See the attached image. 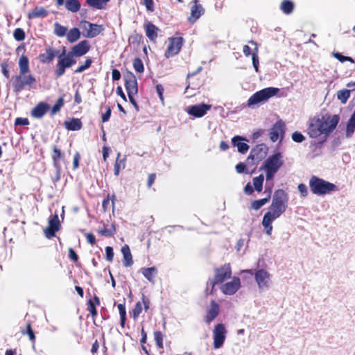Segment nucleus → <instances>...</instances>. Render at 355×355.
Here are the masks:
<instances>
[{"label":"nucleus","instance_id":"nucleus-1","mask_svg":"<svg viewBox=\"0 0 355 355\" xmlns=\"http://www.w3.org/2000/svg\"><path fill=\"white\" fill-rule=\"evenodd\" d=\"M338 115H322L321 117H313L311 119L307 128V133L311 138H317L323 135L324 139L321 141H314L316 147H320L327 140L329 134L336 128L339 122Z\"/></svg>","mask_w":355,"mask_h":355},{"label":"nucleus","instance_id":"nucleus-2","mask_svg":"<svg viewBox=\"0 0 355 355\" xmlns=\"http://www.w3.org/2000/svg\"><path fill=\"white\" fill-rule=\"evenodd\" d=\"M288 196L283 189L277 190L272 198L268 211L265 213L261 224L267 235L270 236L272 231V222L283 214L287 207Z\"/></svg>","mask_w":355,"mask_h":355},{"label":"nucleus","instance_id":"nucleus-3","mask_svg":"<svg viewBox=\"0 0 355 355\" xmlns=\"http://www.w3.org/2000/svg\"><path fill=\"white\" fill-rule=\"evenodd\" d=\"M19 73L13 76L11 78V83L13 92L19 93L26 87L32 88L37 83L35 77L28 73L30 72L29 60L26 55H21L18 61Z\"/></svg>","mask_w":355,"mask_h":355},{"label":"nucleus","instance_id":"nucleus-4","mask_svg":"<svg viewBox=\"0 0 355 355\" xmlns=\"http://www.w3.org/2000/svg\"><path fill=\"white\" fill-rule=\"evenodd\" d=\"M309 187L311 191L317 196H325L338 190L336 184L315 175L311 177L309 180Z\"/></svg>","mask_w":355,"mask_h":355},{"label":"nucleus","instance_id":"nucleus-5","mask_svg":"<svg viewBox=\"0 0 355 355\" xmlns=\"http://www.w3.org/2000/svg\"><path fill=\"white\" fill-rule=\"evenodd\" d=\"M232 275V267L230 263L214 269V277L213 279L207 282V285L211 286L210 294H213L214 286L223 284L225 280L230 279Z\"/></svg>","mask_w":355,"mask_h":355},{"label":"nucleus","instance_id":"nucleus-6","mask_svg":"<svg viewBox=\"0 0 355 355\" xmlns=\"http://www.w3.org/2000/svg\"><path fill=\"white\" fill-rule=\"evenodd\" d=\"M278 92L279 89L275 87H268L258 91L250 97L248 101V105L250 106L266 101L275 96Z\"/></svg>","mask_w":355,"mask_h":355},{"label":"nucleus","instance_id":"nucleus-7","mask_svg":"<svg viewBox=\"0 0 355 355\" xmlns=\"http://www.w3.org/2000/svg\"><path fill=\"white\" fill-rule=\"evenodd\" d=\"M79 26L83 31V35L88 38L95 37L104 31L103 25L93 24L85 20L81 21Z\"/></svg>","mask_w":355,"mask_h":355},{"label":"nucleus","instance_id":"nucleus-8","mask_svg":"<svg viewBox=\"0 0 355 355\" xmlns=\"http://www.w3.org/2000/svg\"><path fill=\"white\" fill-rule=\"evenodd\" d=\"M61 224L58 215L55 214L49 218L48 226L44 229V234L47 239H51L55 236V233L60 230Z\"/></svg>","mask_w":355,"mask_h":355},{"label":"nucleus","instance_id":"nucleus-9","mask_svg":"<svg viewBox=\"0 0 355 355\" xmlns=\"http://www.w3.org/2000/svg\"><path fill=\"white\" fill-rule=\"evenodd\" d=\"M124 86L128 94H137L138 85L137 80L133 73L127 71L123 74Z\"/></svg>","mask_w":355,"mask_h":355},{"label":"nucleus","instance_id":"nucleus-10","mask_svg":"<svg viewBox=\"0 0 355 355\" xmlns=\"http://www.w3.org/2000/svg\"><path fill=\"white\" fill-rule=\"evenodd\" d=\"M182 44V37H176L170 38L168 46L164 53L165 57L168 58L177 55L180 51Z\"/></svg>","mask_w":355,"mask_h":355},{"label":"nucleus","instance_id":"nucleus-11","mask_svg":"<svg viewBox=\"0 0 355 355\" xmlns=\"http://www.w3.org/2000/svg\"><path fill=\"white\" fill-rule=\"evenodd\" d=\"M70 68L68 60L66 58V48L63 47L62 53L58 55L54 74L57 78L61 77L65 73L66 69Z\"/></svg>","mask_w":355,"mask_h":355},{"label":"nucleus","instance_id":"nucleus-12","mask_svg":"<svg viewBox=\"0 0 355 355\" xmlns=\"http://www.w3.org/2000/svg\"><path fill=\"white\" fill-rule=\"evenodd\" d=\"M227 331L224 324H217L213 331L214 347L216 349L220 348L225 340Z\"/></svg>","mask_w":355,"mask_h":355},{"label":"nucleus","instance_id":"nucleus-13","mask_svg":"<svg viewBox=\"0 0 355 355\" xmlns=\"http://www.w3.org/2000/svg\"><path fill=\"white\" fill-rule=\"evenodd\" d=\"M282 156L280 153H275L269 156L264 162L263 168L265 169L278 171L279 168L283 165Z\"/></svg>","mask_w":355,"mask_h":355},{"label":"nucleus","instance_id":"nucleus-14","mask_svg":"<svg viewBox=\"0 0 355 355\" xmlns=\"http://www.w3.org/2000/svg\"><path fill=\"white\" fill-rule=\"evenodd\" d=\"M241 287V280L238 277H233L230 282L223 284L220 287V291L227 295H232L236 293Z\"/></svg>","mask_w":355,"mask_h":355},{"label":"nucleus","instance_id":"nucleus-15","mask_svg":"<svg viewBox=\"0 0 355 355\" xmlns=\"http://www.w3.org/2000/svg\"><path fill=\"white\" fill-rule=\"evenodd\" d=\"M267 151L268 148L264 144H258L252 148L248 159H251L259 162L266 157Z\"/></svg>","mask_w":355,"mask_h":355},{"label":"nucleus","instance_id":"nucleus-16","mask_svg":"<svg viewBox=\"0 0 355 355\" xmlns=\"http://www.w3.org/2000/svg\"><path fill=\"white\" fill-rule=\"evenodd\" d=\"M211 107V105L201 103L189 107L187 112L191 116L196 118H200L205 116Z\"/></svg>","mask_w":355,"mask_h":355},{"label":"nucleus","instance_id":"nucleus-17","mask_svg":"<svg viewBox=\"0 0 355 355\" xmlns=\"http://www.w3.org/2000/svg\"><path fill=\"white\" fill-rule=\"evenodd\" d=\"M220 310V305L215 300H211L209 308L207 310L205 315V322L207 324H210L219 315Z\"/></svg>","mask_w":355,"mask_h":355},{"label":"nucleus","instance_id":"nucleus-18","mask_svg":"<svg viewBox=\"0 0 355 355\" xmlns=\"http://www.w3.org/2000/svg\"><path fill=\"white\" fill-rule=\"evenodd\" d=\"M90 48L91 46L89 41L85 40L74 45L69 52H71V54L74 55L75 57L79 58L85 55Z\"/></svg>","mask_w":355,"mask_h":355},{"label":"nucleus","instance_id":"nucleus-19","mask_svg":"<svg viewBox=\"0 0 355 355\" xmlns=\"http://www.w3.org/2000/svg\"><path fill=\"white\" fill-rule=\"evenodd\" d=\"M255 280L260 289L268 287L270 274L264 269H259L254 273Z\"/></svg>","mask_w":355,"mask_h":355},{"label":"nucleus","instance_id":"nucleus-20","mask_svg":"<svg viewBox=\"0 0 355 355\" xmlns=\"http://www.w3.org/2000/svg\"><path fill=\"white\" fill-rule=\"evenodd\" d=\"M284 123L282 120H279L270 128L269 135L272 142L277 141L279 135H284Z\"/></svg>","mask_w":355,"mask_h":355},{"label":"nucleus","instance_id":"nucleus-21","mask_svg":"<svg viewBox=\"0 0 355 355\" xmlns=\"http://www.w3.org/2000/svg\"><path fill=\"white\" fill-rule=\"evenodd\" d=\"M193 3L194 4L191 8V15L188 17V21L191 24L195 23L204 13V9L199 3V1L194 0Z\"/></svg>","mask_w":355,"mask_h":355},{"label":"nucleus","instance_id":"nucleus-22","mask_svg":"<svg viewBox=\"0 0 355 355\" xmlns=\"http://www.w3.org/2000/svg\"><path fill=\"white\" fill-rule=\"evenodd\" d=\"M49 106L46 103L40 102L31 111V116L34 118H42L47 112Z\"/></svg>","mask_w":355,"mask_h":355},{"label":"nucleus","instance_id":"nucleus-23","mask_svg":"<svg viewBox=\"0 0 355 355\" xmlns=\"http://www.w3.org/2000/svg\"><path fill=\"white\" fill-rule=\"evenodd\" d=\"M59 51H55L53 48L46 49L44 53H41L39 55V60L42 63L51 62L55 56L58 55Z\"/></svg>","mask_w":355,"mask_h":355},{"label":"nucleus","instance_id":"nucleus-24","mask_svg":"<svg viewBox=\"0 0 355 355\" xmlns=\"http://www.w3.org/2000/svg\"><path fill=\"white\" fill-rule=\"evenodd\" d=\"M144 29L147 37L150 41H155L157 37V32L159 28L152 22L148 21L144 24Z\"/></svg>","mask_w":355,"mask_h":355},{"label":"nucleus","instance_id":"nucleus-25","mask_svg":"<svg viewBox=\"0 0 355 355\" xmlns=\"http://www.w3.org/2000/svg\"><path fill=\"white\" fill-rule=\"evenodd\" d=\"M53 153L51 155V158L53 161V166L57 168H60V161L63 158L64 154L62 153L61 150L55 145L53 146Z\"/></svg>","mask_w":355,"mask_h":355},{"label":"nucleus","instance_id":"nucleus-26","mask_svg":"<svg viewBox=\"0 0 355 355\" xmlns=\"http://www.w3.org/2000/svg\"><path fill=\"white\" fill-rule=\"evenodd\" d=\"M48 15V11L43 7H35L28 12L27 17L29 19L35 18H44Z\"/></svg>","mask_w":355,"mask_h":355},{"label":"nucleus","instance_id":"nucleus-27","mask_svg":"<svg viewBox=\"0 0 355 355\" xmlns=\"http://www.w3.org/2000/svg\"><path fill=\"white\" fill-rule=\"evenodd\" d=\"M123 256V265L125 267H130L133 264L132 256L130 249L127 244H125L121 250Z\"/></svg>","mask_w":355,"mask_h":355},{"label":"nucleus","instance_id":"nucleus-28","mask_svg":"<svg viewBox=\"0 0 355 355\" xmlns=\"http://www.w3.org/2000/svg\"><path fill=\"white\" fill-rule=\"evenodd\" d=\"M243 139L240 136H235L232 138V142L234 146H236L238 151L242 154H245L249 149V146L244 142H242Z\"/></svg>","mask_w":355,"mask_h":355},{"label":"nucleus","instance_id":"nucleus-29","mask_svg":"<svg viewBox=\"0 0 355 355\" xmlns=\"http://www.w3.org/2000/svg\"><path fill=\"white\" fill-rule=\"evenodd\" d=\"M121 153L117 154L114 166V173L116 176H118L120 172L125 168L126 157L121 158Z\"/></svg>","mask_w":355,"mask_h":355},{"label":"nucleus","instance_id":"nucleus-30","mask_svg":"<svg viewBox=\"0 0 355 355\" xmlns=\"http://www.w3.org/2000/svg\"><path fill=\"white\" fill-rule=\"evenodd\" d=\"M64 125L68 130L76 131L82 128L83 123L80 119L73 118L69 121H66Z\"/></svg>","mask_w":355,"mask_h":355},{"label":"nucleus","instance_id":"nucleus-31","mask_svg":"<svg viewBox=\"0 0 355 355\" xmlns=\"http://www.w3.org/2000/svg\"><path fill=\"white\" fill-rule=\"evenodd\" d=\"M116 201V195L114 193L107 194L106 198L103 199L102 202V208L103 211L106 212L110 207L114 209Z\"/></svg>","mask_w":355,"mask_h":355},{"label":"nucleus","instance_id":"nucleus-32","mask_svg":"<svg viewBox=\"0 0 355 355\" xmlns=\"http://www.w3.org/2000/svg\"><path fill=\"white\" fill-rule=\"evenodd\" d=\"M249 44H251L254 46L252 54V65L255 69L256 72H259V55H258V46L256 42L253 40H250L248 42Z\"/></svg>","mask_w":355,"mask_h":355},{"label":"nucleus","instance_id":"nucleus-33","mask_svg":"<svg viewBox=\"0 0 355 355\" xmlns=\"http://www.w3.org/2000/svg\"><path fill=\"white\" fill-rule=\"evenodd\" d=\"M142 275L150 282H154V277L157 273L155 267L143 268H141Z\"/></svg>","mask_w":355,"mask_h":355},{"label":"nucleus","instance_id":"nucleus-34","mask_svg":"<svg viewBox=\"0 0 355 355\" xmlns=\"http://www.w3.org/2000/svg\"><path fill=\"white\" fill-rule=\"evenodd\" d=\"M66 37L69 43H73L80 37V32L78 28L74 27L67 31Z\"/></svg>","mask_w":355,"mask_h":355},{"label":"nucleus","instance_id":"nucleus-35","mask_svg":"<svg viewBox=\"0 0 355 355\" xmlns=\"http://www.w3.org/2000/svg\"><path fill=\"white\" fill-rule=\"evenodd\" d=\"M65 8L72 12H77L80 9V3L78 0H65Z\"/></svg>","mask_w":355,"mask_h":355},{"label":"nucleus","instance_id":"nucleus-36","mask_svg":"<svg viewBox=\"0 0 355 355\" xmlns=\"http://www.w3.org/2000/svg\"><path fill=\"white\" fill-rule=\"evenodd\" d=\"M101 121L102 123L107 122L110 118L112 114V109L109 105H101Z\"/></svg>","mask_w":355,"mask_h":355},{"label":"nucleus","instance_id":"nucleus-37","mask_svg":"<svg viewBox=\"0 0 355 355\" xmlns=\"http://www.w3.org/2000/svg\"><path fill=\"white\" fill-rule=\"evenodd\" d=\"M355 130V110L349 118L346 128V137H351Z\"/></svg>","mask_w":355,"mask_h":355},{"label":"nucleus","instance_id":"nucleus-38","mask_svg":"<svg viewBox=\"0 0 355 355\" xmlns=\"http://www.w3.org/2000/svg\"><path fill=\"white\" fill-rule=\"evenodd\" d=\"M270 198V196L268 195L266 198L252 201L250 205V209L254 210L259 209L269 201Z\"/></svg>","mask_w":355,"mask_h":355},{"label":"nucleus","instance_id":"nucleus-39","mask_svg":"<svg viewBox=\"0 0 355 355\" xmlns=\"http://www.w3.org/2000/svg\"><path fill=\"white\" fill-rule=\"evenodd\" d=\"M67 33V28L61 25L58 22L54 24V34L59 37L66 36Z\"/></svg>","mask_w":355,"mask_h":355},{"label":"nucleus","instance_id":"nucleus-40","mask_svg":"<svg viewBox=\"0 0 355 355\" xmlns=\"http://www.w3.org/2000/svg\"><path fill=\"white\" fill-rule=\"evenodd\" d=\"M86 2L89 6L98 10L105 8L107 3L104 0H86Z\"/></svg>","mask_w":355,"mask_h":355},{"label":"nucleus","instance_id":"nucleus-41","mask_svg":"<svg viewBox=\"0 0 355 355\" xmlns=\"http://www.w3.org/2000/svg\"><path fill=\"white\" fill-rule=\"evenodd\" d=\"M117 307L120 315L121 326L122 328H124L126 321V309L125 302L123 304H119Z\"/></svg>","mask_w":355,"mask_h":355},{"label":"nucleus","instance_id":"nucleus-42","mask_svg":"<svg viewBox=\"0 0 355 355\" xmlns=\"http://www.w3.org/2000/svg\"><path fill=\"white\" fill-rule=\"evenodd\" d=\"M294 5L291 1L284 0L281 4V9L285 14H290L293 12Z\"/></svg>","mask_w":355,"mask_h":355},{"label":"nucleus","instance_id":"nucleus-43","mask_svg":"<svg viewBox=\"0 0 355 355\" xmlns=\"http://www.w3.org/2000/svg\"><path fill=\"white\" fill-rule=\"evenodd\" d=\"M263 180H264V177H263V175H262V174L253 178V184H254V189L258 192H260L262 191Z\"/></svg>","mask_w":355,"mask_h":355},{"label":"nucleus","instance_id":"nucleus-44","mask_svg":"<svg viewBox=\"0 0 355 355\" xmlns=\"http://www.w3.org/2000/svg\"><path fill=\"white\" fill-rule=\"evenodd\" d=\"M87 310L90 313L92 318H95L97 316L98 313H97V310L96 308V304H95L94 302L93 301V300L89 299L87 301Z\"/></svg>","mask_w":355,"mask_h":355},{"label":"nucleus","instance_id":"nucleus-45","mask_svg":"<svg viewBox=\"0 0 355 355\" xmlns=\"http://www.w3.org/2000/svg\"><path fill=\"white\" fill-rule=\"evenodd\" d=\"M98 234L106 237H111L116 233L114 225H112L111 228H106L104 227L103 229L98 230Z\"/></svg>","mask_w":355,"mask_h":355},{"label":"nucleus","instance_id":"nucleus-46","mask_svg":"<svg viewBox=\"0 0 355 355\" xmlns=\"http://www.w3.org/2000/svg\"><path fill=\"white\" fill-rule=\"evenodd\" d=\"M350 96V92L347 89L340 90L337 92V97L342 103H345Z\"/></svg>","mask_w":355,"mask_h":355},{"label":"nucleus","instance_id":"nucleus-47","mask_svg":"<svg viewBox=\"0 0 355 355\" xmlns=\"http://www.w3.org/2000/svg\"><path fill=\"white\" fill-rule=\"evenodd\" d=\"M135 70L138 73H143L144 67L142 60L139 58H135L132 62Z\"/></svg>","mask_w":355,"mask_h":355},{"label":"nucleus","instance_id":"nucleus-48","mask_svg":"<svg viewBox=\"0 0 355 355\" xmlns=\"http://www.w3.org/2000/svg\"><path fill=\"white\" fill-rule=\"evenodd\" d=\"M22 334H27L29 337L30 340L34 342L35 340V333L32 329L31 322H28L26 327V329L21 331Z\"/></svg>","mask_w":355,"mask_h":355},{"label":"nucleus","instance_id":"nucleus-49","mask_svg":"<svg viewBox=\"0 0 355 355\" xmlns=\"http://www.w3.org/2000/svg\"><path fill=\"white\" fill-rule=\"evenodd\" d=\"M333 56L337 59L338 60H339L340 62H349L351 63H354V60L351 57H349V56H345V55H342L339 52H334L333 53Z\"/></svg>","mask_w":355,"mask_h":355},{"label":"nucleus","instance_id":"nucleus-50","mask_svg":"<svg viewBox=\"0 0 355 355\" xmlns=\"http://www.w3.org/2000/svg\"><path fill=\"white\" fill-rule=\"evenodd\" d=\"M92 63V59L90 58H87L85 61L84 64L79 66L75 70L74 73H80L84 71L85 70L87 69L88 68H89L91 67Z\"/></svg>","mask_w":355,"mask_h":355},{"label":"nucleus","instance_id":"nucleus-51","mask_svg":"<svg viewBox=\"0 0 355 355\" xmlns=\"http://www.w3.org/2000/svg\"><path fill=\"white\" fill-rule=\"evenodd\" d=\"M142 311V304L141 302H137L135 305V307L133 308L132 311V316L134 320H136L139 315L141 314Z\"/></svg>","mask_w":355,"mask_h":355},{"label":"nucleus","instance_id":"nucleus-52","mask_svg":"<svg viewBox=\"0 0 355 355\" xmlns=\"http://www.w3.org/2000/svg\"><path fill=\"white\" fill-rule=\"evenodd\" d=\"M13 36L17 41L20 42L23 41L25 39L26 34L22 28H17L14 31Z\"/></svg>","mask_w":355,"mask_h":355},{"label":"nucleus","instance_id":"nucleus-53","mask_svg":"<svg viewBox=\"0 0 355 355\" xmlns=\"http://www.w3.org/2000/svg\"><path fill=\"white\" fill-rule=\"evenodd\" d=\"M1 72L6 78H10L9 63L8 60H4L1 63Z\"/></svg>","mask_w":355,"mask_h":355},{"label":"nucleus","instance_id":"nucleus-54","mask_svg":"<svg viewBox=\"0 0 355 355\" xmlns=\"http://www.w3.org/2000/svg\"><path fill=\"white\" fill-rule=\"evenodd\" d=\"M154 338L156 343V345L159 348L163 347V335L161 331H155L154 333Z\"/></svg>","mask_w":355,"mask_h":355},{"label":"nucleus","instance_id":"nucleus-55","mask_svg":"<svg viewBox=\"0 0 355 355\" xmlns=\"http://www.w3.org/2000/svg\"><path fill=\"white\" fill-rule=\"evenodd\" d=\"M63 105H64V98H63V97L61 96L58 99L55 104L53 106L52 110H51V113L55 114L56 112H59L60 108L63 106Z\"/></svg>","mask_w":355,"mask_h":355},{"label":"nucleus","instance_id":"nucleus-56","mask_svg":"<svg viewBox=\"0 0 355 355\" xmlns=\"http://www.w3.org/2000/svg\"><path fill=\"white\" fill-rule=\"evenodd\" d=\"M114 251L113 248L110 246H107L105 248V256L106 260L109 262H112L114 259Z\"/></svg>","mask_w":355,"mask_h":355},{"label":"nucleus","instance_id":"nucleus-57","mask_svg":"<svg viewBox=\"0 0 355 355\" xmlns=\"http://www.w3.org/2000/svg\"><path fill=\"white\" fill-rule=\"evenodd\" d=\"M292 139L297 143H301L305 140V137L301 132L295 131L292 135Z\"/></svg>","mask_w":355,"mask_h":355},{"label":"nucleus","instance_id":"nucleus-58","mask_svg":"<svg viewBox=\"0 0 355 355\" xmlns=\"http://www.w3.org/2000/svg\"><path fill=\"white\" fill-rule=\"evenodd\" d=\"M297 189L302 197L305 198L308 196V189L304 184L301 183L298 184Z\"/></svg>","mask_w":355,"mask_h":355},{"label":"nucleus","instance_id":"nucleus-59","mask_svg":"<svg viewBox=\"0 0 355 355\" xmlns=\"http://www.w3.org/2000/svg\"><path fill=\"white\" fill-rule=\"evenodd\" d=\"M29 124V121L27 118L18 117L15 121V125H27Z\"/></svg>","mask_w":355,"mask_h":355},{"label":"nucleus","instance_id":"nucleus-60","mask_svg":"<svg viewBox=\"0 0 355 355\" xmlns=\"http://www.w3.org/2000/svg\"><path fill=\"white\" fill-rule=\"evenodd\" d=\"M156 91H157V93L161 101L164 102V95H163L164 91V87L160 84L157 85H156Z\"/></svg>","mask_w":355,"mask_h":355},{"label":"nucleus","instance_id":"nucleus-61","mask_svg":"<svg viewBox=\"0 0 355 355\" xmlns=\"http://www.w3.org/2000/svg\"><path fill=\"white\" fill-rule=\"evenodd\" d=\"M69 259H71L73 262H77L78 261V255L77 254V253L75 252V250L70 248L69 249Z\"/></svg>","mask_w":355,"mask_h":355},{"label":"nucleus","instance_id":"nucleus-62","mask_svg":"<svg viewBox=\"0 0 355 355\" xmlns=\"http://www.w3.org/2000/svg\"><path fill=\"white\" fill-rule=\"evenodd\" d=\"M142 304H144L145 311H148L150 308V302L148 297H147L144 294H142L141 297Z\"/></svg>","mask_w":355,"mask_h":355},{"label":"nucleus","instance_id":"nucleus-63","mask_svg":"<svg viewBox=\"0 0 355 355\" xmlns=\"http://www.w3.org/2000/svg\"><path fill=\"white\" fill-rule=\"evenodd\" d=\"M146 9L150 12L154 10V3L153 0H143Z\"/></svg>","mask_w":355,"mask_h":355},{"label":"nucleus","instance_id":"nucleus-64","mask_svg":"<svg viewBox=\"0 0 355 355\" xmlns=\"http://www.w3.org/2000/svg\"><path fill=\"white\" fill-rule=\"evenodd\" d=\"M236 170L238 173H245L246 171V166L244 163L240 162L236 164Z\"/></svg>","mask_w":355,"mask_h":355}]
</instances>
